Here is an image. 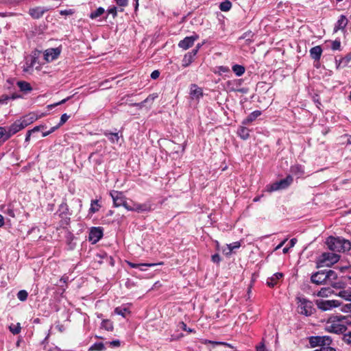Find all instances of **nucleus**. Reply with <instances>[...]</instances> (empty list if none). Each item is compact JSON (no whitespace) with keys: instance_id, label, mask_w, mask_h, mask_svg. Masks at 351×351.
<instances>
[{"instance_id":"1","label":"nucleus","mask_w":351,"mask_h":351,"mask_svg":"<svg viewBox=\"0 0 351 351\" xmlns=\"http://www.w3.org/2000/svg\"><path fill=\"white\" fill-rule=\"evenodd\" d=\"M311 280L316 285H328L335 289H343L345 286L333 270L319 271L311 276Z\"/></svg>"},{"instance_id":"2","label":"nucleus","mask_w":351,"mask_h":351,"mask_svg":"<svg viewBox=\"0 0 351 351\" xmlns=\"http://www.w3.org/2000/svg\"><path fill=\"white\" fill-rule=\"evenodd\" d=\"M348 325H351V315H334L328 318L326 330L337 334L343 333Z\"/></svg>"},{"instance_id":"3","label":"nucleus","mask_w":351,"mask_h":351,"mask_svg":"<svg viewBox=\"0 0 351 351\" xmlns=\"http://www.w3.org/2000/svg\"><path fill=\"white\" fill-rule=\"evenodd\" d=\"M328 248L335 252H344L351 248L350 242L340 237H329L326 241Z\"/></svg>"},{"instance_id":"4","label":"nucleus","mask_w":351,"mask_h":351,"mask_svg":"<svg viewBox=\"0 0 351 351\" xmlns=\"http://www.w3.org/2000/svg\"><path fill=\"white\" fill-rule=\"evenodd\" d=\"M298 312L305 316H310L313 313L314 308L312 302L303 298H297Z\"/></svg>"},{"instance_id":"5","label":"nucleus","mask_w":351,"mask_h":351,"mask_svg":"<svg viewBox=\"0 0 351 351\" xmlns=\"http://www.w3.org/2000/svg\"><path fill=\"white\" fill-rule=\"evenodd\" d=\"M339 258V255L336 253L324 252L320 256L318 263L321 267H330L337 263Z\"/></svg>"},{"instance_id":"6","label":"nucleus","mask_w":351,"mask_h":351,"mask_svg":"<svg viewBox=\"0 0 351 351\" xmlns=\"http://www.w3.org/2000/svg\"><path fill=\"white\" fill-rule=\"evenodd\" d=\"M332 343V339L329 336H313L309 337V343L311 347L320 346L328 347Z\"/></svg>"},{"instance_id":"7","label":"nucleus","mask_w":351,"mask_h":351,"mask_svg":"<svg viewBox=\"0 0 351 351\" xmlns=\"http://www.w3.org/2000/svg\"><path fill=\"white\" fill-rule=\"evenodd\" d=\"M341 302L339 300H318L316 301V305L318 308L322 311H326L332 309L333 308L341 306Z\"/></svg>"},{"instance_id":"8","label":"nucleus","mask_w":351,"mask_h":351,"mask_svg":"<svg viewBox=\"0 0 351 351\" xmlns=\"http://www.w3.org/2000/svg\"><path fill=\"white\" fill-rule=\"evenodd\" d=\"M293 182V178L291 176H287L285 179L280 180L272 184L269 189V191H275L287 188Z\"/></svg>"},{"instance_id":"9","label":"nucleus","mask_w":351,"mask_h":351,"mask_svg":"<svg viewBox=\"0 0 351 351\" xmlns=\"http://www.w3.org/2000/svg\"><path fill=\"white\" fill-rule=\"evenodd\" d=\"M25 128V127L21 119L16 120L7 129V138H10L12 136Z\"/></svg>"},{"instance_id":"10","label":"nucleus","mask_w":351,"mask_h":351,"mask_svg":"<svg viewBox=\"0 0 351 351\" xmlns=\"http://www.w3.org/2000/svg\"><path fill=\"white\" fill-rule=\"evenodd\" d=\"M110 195L112 199L114 206L115 207L121 206L126 200L125 196L121 191H112Z\"/></svg>"},{"instance_id":"11","label":"nucleus","mask_w":351,"mask_h":351,"mask_svg":"<svg viewBox=\"0 0 351 351\" xmlns=\"http://www.w3.org/2000/svg\"><path fill=\"white\" fill-rule=\"evenodd\" d=\"M102 236V229L100 227H94L92 228L90 231L88 239L90 241L92 242V243H96L97 241H99Z\"/></svg>"},{"instance_id":"12","label":"nucleus","mask_w":351,"mask_h":351,"mask_svg":"<svg viewBox=\"0 0 351 351\" xmlns=\"http://www.w3.org/2000/svg\"><path fill=\"white\" fill-rule=\"evenodd\" d=\"M197 39L198 36L196 34L191 36H187L179 42L178 47L184 50H186L191 47H192L194 44V42Z\"/></svg>"},{"instance_id":"13","label":"nucleus","mask_w":351,"mask_h":351,"mask_svg":"<svg viewBox=\"0 0 351 351\" xmlns=\"http://www.w3.org/2000/svg\"><path fill=\"white\" fill-rule=\"evenodd\" d=\"M60 49L59 48H51L45 51V60L49 62L58 58L60 54Z\"/></svg>"},{"instance_id":"14","label":"nucleus","mask_w":351,"mask_h":351,"mask_svg":"<svg viewBox=\"0 0 351 351\" xmlns=\"http://www.w3.org/2000/svg\"><path fill=\"white\" fill-rule=\"evenodd\" d=\"M190 95L192 99L199 100L203 96L202 89L196 84H192L190 88Z\"/></svg>"},{"instance_id":"15","label":"nucleus","mask_w":351,"mask_h":351,"mask_svg":"<svg viewBox=\"0 0 351 351\" xmlns=\"http://www.w3.org/2000/svg\"><path fill=\"white\" fill-rule=\"evenodd\" d=\"M41 117V116L38 117L34 113H29V114L21 118V121L23 123L25 127H27L29 124L32 123L35 121H36L38 118Z\"/></svg>"},{"instance_id":"16","label":"nucleus","mask_w":351,"mask_h":351,"mask_svg":"<svg viewBox=\"0 0 351 351\" xmlns=\"http://www.w3.org/2000/svg\"><path fill=\"white\" fill-rule=\"evenodd\" d=\"M283 276L282 273L278 272L274 274L271 277L268 278L267 280V285L269 287H274L276 284L278 280L281 279Z\"/></svg>"},{"instance_id":"17","label":"nucleus","mask_w":351,"mask_h":351,"mask_svg":"<svg viewBox=\"0 0 351 351\" xmlns=\"http://www.w3.org/2000/svg\"><path fill=\"white\" fill-rule=\"evenodd\" d=\"M261 112L260 110H255L250 113L243 121V125H248L252 121H255L260 115Z\"/></svg>"},{"instance_id":"18","label":"nucleus","mask_w":351,"mask_h":351,"mask_svg":"<svg viewBox=\"0 0 351 351\" xmlns=\"http://www.w3.org/2000/svg\"><path fill=\"white\" fill-rule=\"evenodd\" d=\"M348 22L347 18L344 15H341L335 25V31L337 32L338 30L343 29L346 27Z\"/></svg>"},{"instance_id":"19","label":"nucleus","mask_w":351,"mask_h":351,"mask_svg":"<svg viewBox=\"0 0 351 351\" xmlns=\"http://www.w3.org/2000/svg\"><path fill=\"white\" fill-rule=\"evenodd\" d=\"M239 85H240L239 80H229L226 82V88L229 91H240L243 93V90L237 89Z\"/></svg>"},{"instance_id":"20","label":"nucleus","mask_w":351,"mask_h":351,"mask_svg":"<svg viewBox=\"0 0 351 351\" xmlns=\"http://www.w3.org/2000/svg\"><path fill=\"white\" fill-rule=\"evenodd\" d=\"M322 49L320 46H315L311 49L310 54L313 59L318 60L320 59L322 56Z\"/></svg>"},{"instance_id":"21","label":"nucleus","mask_w":351,"mask_h":351,"mask_svg":"<svg viewBox=\"0 0 351 351\" xmlns=\"http://www.w3.org/2000/svg\"><path fill=\"white\" fill-rule=\"evenodd\" d=\"M45 10L43 8L38 7L29 10V14L34 19L40 18L45 13Z\"/></svg>"},{"instance_id":"22","label":"nucleus","mask_w":351,"mask_h":351,"mask_svg":"<svg viewBox=\"0 0 351 351\" xmlns=\"http://www.w3.org/2000/svg\"><path fill=\"white\" fill-rule=\"evenodd\" d=\"M241 246V243L239 241H236L230 244L227 245V250L224 249L223 251L224 254L227 256L230 255L232 252L235 250L239 248Z\"/></svg>"},{"instance_id":"23","label":"nucleus","mask_w":351,"mask_h":351,"mask_svg":"<svg viewBox=\"0 0 351 351\" xmlns=\"http://www.w3.org/2000/svg\"><path fill=\"white\" fill-rule=\"evenodd\" d=\"M158 97V95L156 93L149 95L145 100H143L141 103L134 104V106H138L139 108H142L147 103L152 104L156 98Z\"/></svg>"},{"instance_id":"24","label":"nucleus","mask_w":351,"mask_h":351,"mask_svg":"<svg viewBox=\"0 0 351 351\" xmlns=\"http://www.w3.org/2000/svg\"><path fill=\"white\" fill-rule=\"evenodd\" d=\"M104 135L107 137H108L110 141L112 143H118L120 136L119 135L118 132H105Z\"/></svg>"},{"instance_id":"25","label":"nucleus","mask_w":351,"mask_h":351,"mask_svg":"<svg viewBox=\"0 0 351 351\" xmlns=\"http://www.w3.org/2000/svg\"><path fill=\"white\" fill-rule=\"evenodd\" d=\"M333 293V291L330 287H323L316 295L319 297L327 298L331 295Z\"/></svg>"},{"instance_id":"26","label":"nucleus","mask_w":351,"mask_h":351,"mask_svg":"<svg viewBox=\"0 0 351 351\" xmlns=\"http://www.w3.org/2000/svg\"><path fill=\"white\" fill-rule=\"evenodd\" d=\"M17 85L21 91H31L32 89L29 83L25 81L18 82Z\"/></svg>"},{"instance_id":"27","label":"nucleus","mask_w":351,"mask_h":351,"mask_svg":"<svg viewBox=\"0 0 351 351\" xmlns=\"http://www.w3.org/2000/svg\"><path fill=\"white\" fill-rule=\"evenodd\" d=\"M336 295L341 297V298H343L346 300L351 302V291L349 290H341Z\"/></svg>"},{"instance_id":"28","label":"nucleus","mask_w":351,"mask_h":351,"mask_svg":"<svg viewBox=\"0 0 351 351\" xmlns=\"http://www.w3.org/2000/svg\"><path fill=\"white\" fill-rule=\"evenodd\" d=\"M219 9L222 12H228L232 8V3L229 1H225L219 4Z\"/></svg>"},{"instance_id":"29","label":"nucleus","mask_w":351,"mask_h":351,"mask_svg":"<svg viewBox=\"0 0 351 351\" xmlns=\"http://www.w3.org/2000/svg\"><path fill=\"white\" fill-rule=\"evenodd\" d=\"M101 206L98 202V200L95 199L91 201L90 208L89 209V212L91 213H95L99 211Z\"/></svg>"},{"instance_id":"30","label":"nucleus","mask_w":351,"mask_h":351,"mask_svg":"<svg viewBox=\"0 0 351 351\" xmlns=\"http://www.w3.org/2000/svg\"><path fill=\"white\" fill-rule=\"evenodd\" d=\"M149 210V206L146 204H134L133 211L142 212Z\"/></svg>"},{"instance_id":"31","label":"nucleus","mask_w":351,"mask_h":351,"mask_svg":"<svg viewBox=\"0 0 351 351\" xmlns=\"http://www.w3.org/2000/svg\"><path fill=\"white\" fill-rule=\"evenodd\" d=\"M238 134L244 140L247 139L250 136L249 130L245 127H241L238 130Z\"/></svg>"},{"instance_id":"32","label":"nucleus","mask_w":351,"mask_h":351,"mask_svg":"<svg viewBox=\"0 0 351 351\" xmlns=\"http://www.w3.org/2000/svg\"><path fill=\"white\" fill-rule=\"evenodd\" d=\"M128 265L132 268H138L142 267H153L156 265L155 263H134L132 262H127Z\"/></svg>"},{"instance_id":"33","label":"nucleus","mask_w":351,"mask_h":351,"mask_svg":"<svg viewBox=\"0 0 351 351\" xmlns=\"http://www.w3.org/2000/svg\"><path fill=\"white\" fill-rule=\"evenodd\" d=\"M232 71L237 76H241L245 72V68L241 65L235 64L232 66Z\"/></svg>"},{"instance_id":"34","label":"nucleus","mask_w":351,"mask_h":351,"mask_svg":"<svg viewBox=\"0 0 351 351\" xmlns=\"http://www.w3.org/2000/svg\"><path fill=\"white\" fill-rule=\"evenodd\" d=\"M105 10L103 8H99L96 10L92 12L90 14V18L92 19H96L100 16L101 14L104 13Z\"/></svg>"},{"instance_id":"35","label":"nucleus","mask_w":351,"mask_h":351,"mask_svg":"<svg viewBox=\"0 0 351 351\" xmlns=\"http://www.w3.org/2000/svg\"><path fill=\"white\" fill-rule=\"evenodd\" d=\"M292 173L298 176H302L304 173V170L300 165L293 166L291 169Z\"/></svg>"},{"instance_id":"36","label":"nucleus","mask_w":351,"mask_h":351,"mask_svg":"<svg viewBox=\"0 0 351 351\" xmlns=\"http://www.w3.org/2000/svg\"><path fill=\"white\" fill-rule=\"evenodd\" d=\"M9 329L10 330V332L14 334V335H17L19 334L20 332H21V325L19 323L16 324H12L10 326H9Z\"/></svg>"},{"instance_id":"37","label":"nucleus","mask_w":351,"mask_h":351,"mask_svg":"<svg viewBox=\"0 0 351 351\" xmlns=\"http://www.w3.org/2000/svg\"><path fill=\"white\" fill-rule=\"evenodd\" d=\"M129 313L128 308H123V307H117L114 309V313L121 315L122 317H125L126 316V313Z\"/></svg>"},{"instance_id":"38","label":"nucleus","mask_w":351,"mask_h":351,"mask_svg":"<svg viewBox=\"0 0 351 351\" xmlns=\"http://www.w3.org/2000/svg\"><path fill=\"white\" fill-rule=\"evenodd\" d=\"M59 210L61 212L60 214V216L61 217H63V216H65V215L66 216L67 211H68V207H67L66 204H65V203L61 204L60 206Z\"/></svg>"},{"instance_id":"39","label":"nucleus","mask_w":351,"mask_h":351,"mask_svg":"<svg viewBox=\"0 0 351 351\" xmlns=\"http://www.w3.org/2000/svg\"><path fill=\"white\" fill-rule=\"evenodd\" d=\"M27 295V292L25 290H21L17 293V297L21 301L26 300Z\"/></svg>"},{"instance_id":"40","label":"nucleus","mask_w":351,"mask_h":351,"mask_svg":"<svg viewBox=\"0 0 351 351\" xmlns=\"http://www.w3.org/2000/svg\"><path fill=\"white\" fill-rule=\"evenodd\" d=\"M101 327L107 330H112L113 329L112 324L109 320H104L101 323Z\"/></svg>"},{"instance_id":"41","label":"nucleus","mask_w":351,"mask_h":351,"mask_svg":"<svg viewBox=\"0 0 351 351\" xmlns=\"http://www.w3.org/2000/svg\"><path fill=\"white\" fill-rule=\"evenodd\" d=\"M1 139L3 141L9 139V138H7V128L5 127H0V140Z\"/></svg>"},{"instance_id":"42","label":"nucleus","mask_w":351,"mask_h":351,"mask_svg":"<svg viewBox=\"0 0 351 351\" xmlns=\"http://www.w3.org/2000/svg\"><path fill=\"white\" fill-rule=\"evenodd\" d=\"M90 349L95 351H102L104 349V345L102 343H96L91 346Z\"/></svg>"},{"instance_id":"43","label":"nucleus","mask_w":351,"mask_h":351,"mask_svg":"<svg viewBox=\"0 0 351 351\" xmlns=\"http://www.w3.org/2000/svg\"><path fill=\"white\" fill-rule=\"evenodd\" d=\"M198 51V48H195L193 49L191 52H189L187 54H186L184 57L183 62H186L188 57L190 58H193V57L197 54Z\"/></svg>"},{"instance_id":"44","label":"nucleus","mask_w":351,"mask_h":351,"mask_svg":"<svg viewBox=\"0 0 351 351\" xmlns=\"http://www.w3.org/2000/svg\"><path fill=\"white\" fill-rule=\"evenodd\" d=\"M252 32H245L240 38L239 39H245L246 41L251 43L252 42Z\"/></svg>"},{"instance_id":"45","label":"nucleus","mask_w":351,"mask_h":351,"mask_svg":"<svg viewBox=\"0 0 351 351\" xmlns=\"http://www.w3.org/2000/svg\"><path fill=\"white\" fill-rule=\"evenodd\" d=\"M351 61V53L347 54L345 57H343L341 60V64H343L344 66H346Z\"/></svg>"},{"instance_id":"46","label":"nucleus","mask_w":351,"mask_h":351,"mask_svg":"<svg viewBox=\"0 0 351 351\" xmlns=\"http://www.w3.org/2000/svg\"><path fill=\"white\" fill-rule=\"evenodd\" d=\"M331 48L332 50H339L341 48V43L339 40H334L332 42Z\"/></svg>"},{"instance_id":"47","label":"nucleus","mask_w":351,"mask_h":351,"mask_svg":"<svg viewBox=\"0 0 351 351\" xmlns=\"http://www.w3.org/2000/svg\"><path fill=\"white\" fill-rule=\"evenodd\" d=\"M9 100H10L9 95H3L0 97V104L5 105L8 104Z\"/></svg>"},{"instance_id":"48","label":"nucleus","mask_w":351,"mask_h":351,"mask_svg":"<svg viewBox=\"0 0 351 351\" xmlns=\"http://www.w3.org/2000/svg\"><path fill=\"white\" fill-rule=\"evenodd\" d=\"M69 115H67L66 114H63L60 117V121L58 124V126H60L62 124H64L69 119Z\"/></svg>"},{"instance_id":"49","label":"nucleus","mask_w":351,"mask_h":351,"mask_svg":"<svg viewBox=\"0 0 351 351\" xmlns=\"http://www.w3.org/2000/svg\"><path fill=\"white\" fill-rule=\"evenodd\" d=\"M62 220L60 222L61 223L60 225L62 226H67L69 223L70 218L66 215L63 216V217H62Z\"/></svg>"},{"instance_id":"50","label":"nucleus","mask_w":351,"mask_h":351,"mask_svg":"<svg viewBox=\"0 0 351 351\" xmlns=\"http://www.w3.org/2000/svg\"><path fill=\"white\" fill-rule=\"evenodd\" d=\"M73 13H74V12L71 9L64 10H60V14L61 15H72Z\"/></svg>"},{"instance_id":"51","label":"nucleus","mask_w":351,"mask_h":351,"mask_svg":"<svg viewBox=\"0 0 351 351\" xmlns=\"http://www.w3.org/2000/svg\"><path fill=\"white\" fill-rule=\"evenodd\" d=\"M341 311L345 313L351 312V304L343 305L341 307Z\"/></svg>"},{"instance_id":"52","label":"nucleus","mask_w":351,"mask_h":351,"mask_svg":"<svg viewBox=\"0 0 351 351\" xmlns=\"http://www.w3.org/2000/svg\"><path fill=\"white\" fill-rule=\"evenodd\" d=\"M344 340L348 343H351V331L344 335Z\"/></svg>"},{"instance_id":"53","label":"nucleus","mask_w":351,"mask_h":351,"mask_svg":"<svg viewBox=\"0 0 351 351\" xmlns=\"http://www.w3.org/2000/svg\"><path fill=\"white\" fill-rule=\"evenodd\" d=\"M160 75V72L157 70L156 71H154L152 73H151V77L154 80H156L157 79Z\"/></svg>"},{"instance_id":"54","label":"nucleus","mask_w":351,"mask_h":351,"mask_svg":"<svg viewBox=\"0 0 351 351\" xmlns=\"http://www.w3.org/2000/svg\"><path fill=\"white\" fill-rule=\"evenodd\" d=\"M221 258H220V256L219 254H215L214 255L212 256V261L214 262V263H219L220 261Z\"/></svg>"},{"instance_id":"55","label":"nucleus","mask_w":351,"mask_h":351,"mask_svg":"<svg viewBox=\"0 0 351 351\" xmlns=\"http://www.w3.org/2000/svg\"><path fill=\"white\" fill-rule=\"evenodd\" d=\"M108 14H112L114 16L117 15V8L112 7L108 10Z\"/></svg>"},{"instance_id":"56","label":"nucleus","mask_w":351,"mask_h":351,"mask_svg":"<svg viewBox=\"0 0 351 351\" xmlns=\"http://www.w3.org/2000/svg\"><path fill=\"white\" fill-rule=\"evenodd\" d=\"M121 206H123L128 210L133 211V206H131L128 205L126 200L124 202L123 204H122Z\"/></svg>"},{"instance_id":"57","label":"nucleus","mask_w":351,"mask_h":351,"mask_svg":"<svg viewBox=\"0 0 351 351\" xmlns=\"http://www.w3.org/2000/svg\"><path fill=\"white\" fill-rule=\"evenodd\" d=\"M117 3L120 6H125L128 3V0H115Z\"/></svg>"},{"instance_id":"58","label":"nucleus","mask_w":351,"mask_h":351,"mask_svg":"<svg viewBox=\"0 0 351 351\" xmlns=\"http://www.w3.org/2000/svg\"><path fill=\"white\" fill-rule=\"evenodd\" d=\"M5 213H6L8 215H10L12 217H14L15 216L14 210L10 208H8Z\"/></svg>"},{"instance_id":"59","label":"nucleus","mask_w":351,"mask_h":351,"mask_svg":"<svg viewBox=\"0 0 351 351\" xmlns=\"http://www.w3.org/2000/svg\"><path fill=\"white\" fill-rule=\"evenodd\" d=\"M315 351H336L334 348L328 346V347H324L323 348H320L319 350H316Z\"/></svg>"},{"instance_id":"60","label":"nucleus","mask_w":351,"mask_h":351,"mask_svg":"<svg viewBox=\"0 0 351 351\" xmlns=\"http://www.w3.org/2000/svg\"><path fill=\"white\" fill-rule=\"evenodd\" d=\"M45 128V125L36 126L32 130H31L30 131H32V132H38V131L40 130L42 128Z\"/></svg>"},{"instance_id":"61","label":"nucleus","mask_w":351,"mask_h":351,"mask_svg":"<svg viewBox=\"0 0 351 351\" xmlns=\"http://www.w3.org/2000/svg\"><path fill=\"white\" fill-rule=\"evenodd\" d=\"M256 351H266L265 346L263 343L256 346Z\"/></svg>"},{"instance_id":"62","label":"nucleus","mask_w":351,"mask_h":351,"mask_svg":"<svg viewBox=\"0 0 351 351\" xmlns=\"http://www.w3.org/2000/svg\"><path fill=\"white\" fill-rule=\"evenodd\" d=\"M110 344L112 346H120V341L119 340H114L111 342H110Z\"/></svg>"},{"instance_id":"63","label":"nucleus","mask_w":351,"mask_h":351,"mask_svg":"<svg viewBox=\"0 0 351 351\" xmlns=\"http://www.w3.org/2000/svg\"><path fill=\"white\" fill-rule=\"evenodd\" d=\"M193 61V58H190L189 57H188V58L186 59V62H183V65L184 66H187L191 62Z\"/></svg>"},{"instance_id":"64","label":"nucleus","mask_w":351,"mask_h":351,"mask_svg":"<svg viewBox=\"0 0 351 351\" xmlns=\"http://www.w3.org/2000/svg\"><path fill=\"white\" fill-rule=\"evenodd\" d=\"M9 97H10V99H16L20 98L21 95H19L16 93H13L10 96H9Z\"/></svg>"}]
</instances>
